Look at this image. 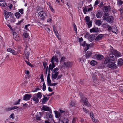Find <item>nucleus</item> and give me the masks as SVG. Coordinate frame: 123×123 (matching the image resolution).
Instances as JSON below:
<instances>
[{
	"instance_id": "obj_1",
	"label": "nucleus",
	"mask_w": 123,
	"mask_h": 123,
	"mask_svg": "<svg viewBox=\"0 0 123 123\" xmlns=\"http://www.w3.org/2000/svg\"><path fill=\"white\" fill-rule=\"evenodd\" d=\"M18 49L17 51H15L11 48H8L7 49V52H10L14 55H16L20 53L21 51V49L20 47L18 46Z\"/></svg>"
},
{
	"instance_id": "obj_2",
	"label": "nucleus",
	"mask_w": 123,
	"mask_h": 123,
	"mask_svg": "<svg viewBox=\"0 0 123 123\" xmlns=\"http://www.w3.org/2000/svg\"><path fill=\"white\" fill-rule=\"evenodd\" d=\"M103 19L104 20H106L107 22L110 23H111L113 21L114 17L112 16H103Z\"/></svg>"
},
{
	"instance_id": "obj_3",
	"label": "nucleus",
	"mask_w": 123,
	"mask_h": 123,
	"mask_svg": "<svg viewBox=\"0 0 123 123\" xmlns=\"http://www.w3.org/2000/svg\"><path fill=\"white\" fill-rule=\"evenodd\" d=\"M107 67L112 70H114L117 68V66L115 64V62H110L107 66Z\"/></svg>"
},
{
	"instance_id": "obj_4",
	"label": "nucleus",
	"mask_w": 123,
	"mask_h": 123,
	"mask_svg": "<svg viewBox=\"0 0 123 123\" xmlns=\"http://www.w3.org/2000/svg\"><path fill=\"white\" fill-rule=\"evenodd\" d=\"M104 16H108L109 15L108 11L110 10V7L109 6H104L103 7Z\"/></svg>"
},
{
	"instance_id": "obj_5",
	"label": "nucleus",
	"mask_w": 123,
	"mask_h": 123,
	"mask_svg": "<svg viewBox=\"0 0 123 123\" xmlns=\"http://www.w3.org/2000/svg\"><path fill=\"white\" fill-rule=\"evenodd\" d=\"M46 16L45 12L43 11H41L39 12V16L40 17H39V19L42 20H44Z\"/></svg>"
},
{
	"instance_id": "obj_6",
	"label": "nucleus",
	"mask_w": 123,
	"mask_h": 123,
	"mask_svg": "<svg viewBox=\"0 0 123 123\" xmlns=\"http://www.w3.org/2000/svg\"><path fill=\"white\" fill-rule=\"evenodd\" d=\"M33 100L35 102L37 103L38 102V93L34 94L33 96Z\"/></svg>"
},
{
	"instance_id": "obj_7",
	"label": "nucleus",
	"mask_w": 123,
	"mask_h": 123,
	"mask_svg": "<svg viewBox=\"0 0 123 123\" xmlns=\"http://www.w3.org/2000/svg\"><path fill=\"white\" fill-rule=\"evenodd\" d=\"M46 117L47 119L50 118L52 119L53 118V117L52 114V110H50V113L46 112Z\"/></svg>"
},
{
	"instance_id": "obj_8",
	"label": "nucleus",
	"mask_w": 123,
	"mask_h": 123,
	"mask_svg": "<svg viewBox=\"0 0 123 123\" xmlns=\"http://www.w3.org/2000/svg\"><path fill=\"white\" fill-rule=\"evenodd\" d=\"M113 52H112L113 53L114 55L116 57H121L122 56L120 53L115 50H112Z\"/></svg>"
},
{
	"instance_id": "obj_9",
	"label": "nucleus",
	"mask_w": 123,
	"mask_h": 123,
	"mask_svg": "<svg viewBox=\"0 0 123 123\" xmlns=\"http://www.w3.org/2000/svg\"><path fill=\"white\" fill-rule=\"evenodd\" d=\"M63 64L66 67L68 68L71 67L72 65V63L70 61L64 62Z\"/></svg>"
},
{
	"instance_id": "obj_10",
	"label": "nucleus",
	"mask_w": 123,
	"mask_h": 123,
	"mask_svg": "<svg viewBox=\"0 0 123 123\" xmlns=\"http://www.w3.org/2000/svg\"><path fill=\"white\" fill-rule=\"evenodd\" d=\"M32 95L26 94H25L23 97V100H24L27 101L29 100L30 99Z\"/></svg>"
},
{
	"instance_id": "obj_11",
	"label": "nucleus",
	"mask_w": 123,
	"mask_h": 123,
	"mask_svg": "<svg viewBox=\"0 0 123 123\" xmlns=\"http://www.w3.org/2000/svg\"><path fill=\"white\" fill-rule=\"evenodd\" d=\"M80 96L81 99L80 100V102L82 104V103L84 104L85 102H86L88 99L87 98L84 97L82 94L80 95Z\"/></svg>"
},
{
	"instance_id": "obj_12",
	"label": "nucleus",
	"mask_w": 123,
	"mask_h": 123,
	"mask_svg": "<svg viewBox=\"0 0 123 123\" xmlns=\"http://www.w3.org/2000/svg\"><path fill=\"white\" fill-rule=\"evenodd\" d=\"M13 39L16 41H19L20 39V37L17 35V34L15 32H13Z\"/></svg>"
},
{
	"instance_id": "obj_13",
	"label": "nucleus",
	"mask_w": 123,
	"mask_h": 123,
	"mask_svg": "<svg viewBox=\"0 0 123 123\" xmlns=\"http://www.w3.org/2000/svg\"><path fill=\"white\" fill-rule=\"evenodd\" d=\"M18 108L17 106H12L6 108L5 109L4 111L6 112L8 111L13 110L16 109Z\"/></svg>"
},
{
	"instance_id": "obj_14",
	"label": "nucleus",
	"mask_w": 123,
	"mask_h": 123,
	"mask_svg": "<svg viewBox=\"0 0 123 123\" xmlns=\"http://www.w3.org/2000/svg\"><path fill=\"white\" fill-rule=\"evenodd\" d=\"M55 61L56 62H57L58 61V58L56 56H53L51 58V62L52 63V64L53 63L54 65H55L54 63Z\"/></svg>"
},
{
	"instance_id": "obj_15",
	"label": "nucleus",
	"mask_w": 123,
	"mask_h": 123,
	"mask_svg": "<svg viewBox=\"0 0 123 123\" xmlns=\"http://www.w3.org/2000/svg\"><path fill=\"white\" fill-rule=\"evenodd\" d=\"M55 67V65H54V64H53V63L52 64V65L51 64H50L49 65L48 69V73L50 74V70L52 71L53 68Z\"/></svg>"
},
{
	"instance_id": "obj_16",
	"label": "nucleus",
	"mask_w": 123,
	"mask_h": 123,
	"mask_svg": "<svg viewBox=\"0 0 123 123\" xmlns=\"http://www.w3.org/2000/svg\"><path fill=\"white\" fill-rule=\"evenodd\" d=\"M102 15V12L101 10H98L97 12L96 16L97 18H100Z\"/></svg>"
},
{
	"instance_id": "obj_17",
	"label": "nucleus",
	"mask_w": 123,
	"mask_h": 123,
	"mask_svg": "<svg viewBox=\"0 0 123 123\" xmlns=\"http://www.w3.org/2000/svg\"><path fill=\"white\" fill-rule=\"evenodd\" d=\"M55 114V117L57 118H60L59 120L61 119V118L62 117V115L60 114V113L56 111H54Z\"/></svg>"
},
{
	"instance_id": "obj_18",
	"label": "nucleus",
	"mask_w": 123,
	"mask_h": 123,
	"mask_svg": "<svg viewBox=\"0 0 123 123\" xmlns=\"http://www.w3.org/2000/svg\"><path fill=\"white\" fill-rule=\"evenodd\" d=\"M114 55L113 53L112 52V54H109V56H108V58H109V59L110 61L111 60L113 61H114L116 59L115 57H114Z\"/></svg>"
},
{
	"instance_id": "obj_19",
	"label": "nucleus",
	"mask_w": 123,
	"mask_h": 123,
	"mask_svg": "<svg viewBox=\"0 0 123 123\" xmlns=\"http://www.w3.org/2000/svg\"><path fill=\"white\" fill-rule=\"evenodd\" d=\"M90 32L91 33L92 32H98L99 31L98 28L97 27L95 28L94 27L90 30Z\"/></svg>"
},
{
	"instance_id": "obj_20",
	"label": "nucleus",
	"mask_w": 123,
	"mask_h": 123,
	"mask_svg": "<svg viewBox=\"0 0 123 123\" xmlns=\"http://www.w3.org/2000/svg\"><path fill=\"white\" fill-rule=\"evenodd\" d=\"M42 110L49 112H50V110H51V109H50V108L49 107L45 106L44 105L43 106L42 108Z\"/></svg>"
},
{
	"instance_id": "obj_21",
	"label": "nucleus",
	"mask_w": 123,
	"mask_h": 123,
	"mask_svg": "<svg viewBox=\"0 0 123 123\" xmlns=\"http://www.w3.org/2000/svg\"><path fill=\"white\" fill-rule=\"evenodd\" d=\"M103 35L102 34L98 35L95 39V40L96 41H98L101 40L102 38L103 37Z\"/></svg>"
},
{
	"instance_id": "obj_22",
	"label": "nucleus",
	"mask_w": 123,
	"mask_h": 123,
	"mask_svg": "<svg viewBox=\"0 0 123 123\" xmlns=\"http://www.w3.org/2000/svg\"><path fill=\"white\" fill-rule=\"evenodd\" d=\"M92 52L90 51H88L85 54V56L86 58L87 59L90 57L91 55Z\"/></svg>"
},
{
	"instance_id": "obj_23",
	"label": "nucleus",
	"mask_w": 123,
	"mask_h": 123,
	"mask_svg": "<svg viewBox=\"0 0 123 123\" xmlns=\"http://www.w3.org/2000/svg\"><path fill=\"white\" fill-rule=\"evenodd\" d=\"M109 59L108 56L106 57L105 58V60L104 61V62H103V63L105 64H107V63L108 64L111 62Z\"/></svg>"
},
{
	"instance_id": "obj_24",
	"label": "nucleus",
	"mask_w": 123,
	"mask_h": 123,
	"mask_svg": "<svg viewBox=\"0 0 123 123\" xmlns=\"http://www.w3.org/2000/svg\"><path fill=\"white\" fill-rule=\"evenodd\" d=\"M123 60L121 58H120L118 60L117 65L120 67L122 66L123 64Z\"/></svg>"
},
{
	"instance_id": "obj_25",
	"label": "nucleus",
	"mask_w": 123,
	"mask_h": 123,
	"mask_svg": "<svg viewBox=\"0 0 123 123\" xmlns=\"http://www.w3.org/2000/svg\"><path fill=\"white\" fill-rule=\"evenodd\" d=\"M95 36L94 35H91L88 37V39L90 42H92L94 39Z\"/></svg>"
},
{
	"instance_id": "obj_26",
	"label": "nucleus",
	"mask_w": 123,
	"mask_h": 123,
	"mask_svg": "<svg viewBox=\"0 0 123 123\" xmlns=\"http://www.w3.org/2000/svg\"><path fill=\"white\" fill-rule=\"evenodd\" d=\"M96 58L98 60H101L104 58V56L102 55L98 54L97 55Z\"/></svg>"
},
{
	"instance_id": "obj_27",
	"label": "nucleus",
	"mask_w": 123,
	"mask_h": 123,
	"mask_svg": "<svg viewBox=\"0 0 123 123\" xmlns=\"http://www.w3.org/2000/svg\"><path fill=\"white\" fill-rule=\"evenodd\" d=\"M43 96V98L41 100V101L42 103L44 104L47 101L46 99H47V97L45 96L44 95Z\"/></svg>"
},
{
	"instance_id": "obj_28",
	"label": "nucleus",
	"mask_w": 123,
	"mask_h": 123,
	"mask_svg": "<svg viewBox=\"0 0 123 123\" xmlns=\"http://www.w3.org/2000/svg\"><path fill=\"white\" fill-rule=\"evenodd\" d=\"M61 123H68L69 120L67 118H64L62 120Z\"/></svg>"
},
{
	"instance_id": "obj_29",
	"label": "nucleus",
	"mask_w": 123,
	"mask_h": 123,
	"mask_svg": "<svg viewBox=\"0 0 123 123\" xmlns=\"http://www.w3.org/2000/svg\"><path fill=\"white\" fill-rule=\"evenodd\" d=\"M96 24L98 26H100L102 23L101 21L100 20H96Z\"/></svg>"
},
{
	"instance_id": "obj_30",
	"label": "nucleus",
	"mask_w": 123,
	"mask_h": 123,
	"mask_svg": "<svg viewBox=\"0 0 123 123\" xmlns=\"http://www.w3.org/2000/svg\"><path fill=\"white\" fill-rule=\"evenodd\" d=\"M57 76L55 74V73H52L51 76V79L52 80L56 79L57 78Z\"/></svg>"
},
{
	"instance_id": "obj_31",
	"label": "nucleus",
	"mask_w": 123,
	"mask_h": 123,
	"mask_svg": "<svg viewBox=\"0 0 123 123\" xmlns=\"http://www.w3.org/2000/svg\"><path fill=\"white\" fill-rule=\"evenodd\" d=\"M97 64V62L96 61L94 60L92 61L90 63V64L93 66Z\"/></svg>"
},
{
	"instance_id": "obj_32",
	"label": "nucleus",
	"mask_w": 123,
	"mask_h": 123,
	"mask_svg": "<svg viewBox=\"0 0 123 123\" xmlns=\"http://www.w3.org/2000/svg\"><path fill=\"white\" fill-rule=\"evenodd\" d=\"M84 20H85L86 22V23L89 22L90 21V18L89 16H86Z\"/></svg>"
},
{
	"instance_id": "obj_33",
	"label": "nucleus",
	"mask_w": 123,
	"mask_h": 123,
	"mask_svg": "<svg viewBox=\"0 0 123 123\" xmlns=\"http://www.w3.org/2000/svg\"><path fill=\"white\" fill-rule=\"evenodd\" d=\"M84 105L88 107H89L91 106V104L88 102V99L84 103Z\"/></svg>"
},
{
	"instance_id": "obj_34",
	"label": "nucleus",
	"mask_w": 123,
	"mask_h": 123,
	"mask_svg": "<svg viewBox=\"0 0 123 123\" xmlns=\"http://www.w3.org/2000/svg\"><path fill=\"white\" fill-rule=\"evenodd\" d=\"M30 52L29 51H28L27 49H25L24 51V55L25 56H29L30 54Z\"/></svg>"
},
{
	"instance_id": "obj_35",
	"label": "nucleus",
	"mask_w": 123,
	"mask_h": 123,
	"mask_svg": "<svg viewBox=\"0 0 123 123\" xmlns=\"http://www.w3.org/2000/svg\"><path fill=\"white\" fill-rule=\"evenodd\" d=\"M66 59V57L64 56H63L61 58L60 61V63H61L63 62L64 61H65V59Z\"/></svg>"
},
{
	"instance_id": "obj_36",
	"label": "nucleus",
	"mask_w": 123,
	"mask_h": 123,
	"mask_svg": "<svg viewBox=\"0 0 123 123\" xmlns=\"http://www.w3.org/2000/svg\"><path fill=\"white\" fill-rule=\"evenodd\" d=\"M15 15L16 17L17 18H18L21 15L20 13L18 12H16L15 13Z\"/></svg>"
},
{
	"instance_id": "obj_37",
	"label": "nucleus",
	"mask_w": 123,
	"mask_h": 123,
	"mask_svg": "<svg viewBox=\"0 0 123 123\" xmlns=\"http://www.w3.org/2000/svg\"><path fill=\"white\" fill-rule=\"evenodd\" d=\"M92 21H90L89 22H87V24L88 25V28H90L92 26Z\"/></svg>"
},
{
	"instance_id": "obj_38",
	"label": "nucleus",
	"mask_w": 123,
	"mask_h": 123,
	"mask_svg": "<svg viewBox=\"0 0 123 123\" xmlns=\"http://www.w3.org/2000/svg\"><path fill=\"white\" fill-rule=\"evenodd\" d=\"M84 9H83V11L84 13L86 14V12H87V8H86V6L85 7H84Z\"/></svg>"
},
{
	"instance_id": "obj_39",
	"label": "nucleus",
	"mask_w": 123,
	"mask_h": 123,
	"mask_svg": "<svg viewBox=\"0 0 123 123\" xmlns=\"http://www.w3.org/2000/svg\"><path fill=\"white\" fill-rule=\"evenodd\" d=\"M117 4L119 6H120L123 4V2L121 0H117Z\"/></svg>"
},
{
	"instance_id": "obj_40",
	"label": "nucleus",
	"mask_w": 123,
	"mask_h": 123,
	"mask_svg": "<svg viewBox=\"0 0 123 123\" xmlns=\"http://www.w3.org/2000/svg\"><path fill=\"white\" fill-rule=\"evenodd\" d=\"M73 25L74 26V30L75 33H77V30L76 26L75 23L73 24Z\"/></svg>"
},
{
	"instance_id": "obj_41",
	"label": "nucleus",
	"mask_w": 123,
	"mask_h": 123,
	"mask_svg": "<svg viewBox=\"0 0 123 123\" xmlns=\"http://www.w3.org/2000/svg\"><path fill=\"white\" fill-rule=\"evenodd\" d=\"M47 81L48 84V85H50L51 83V81L50 80V78H47Z\"/></svg>"
},
{
	"instance_id": "obj_42",
	"label": "nucleus",
	"mask_w": 123,
	"mask_h": 123,
	"mask_svg": "<svg viewBox=\"0 0 123 123\" xmlns=\"http://www.w3.org/2000/svg\"><path fill=\"white\" fill-rule=\"evenodd\" d=\"M109 26V25L106 24H103L102 25V27L104 28H108Z\"/></svg>"
},
{
	"instance_id": "obj_43",
	"label": "nucleus",
	"mask_w": 123,
	"mask_h": 123,
	"mask_svg": "<svg viewBox=\"0 0 123 123\" xmlns=\"http://www.w3.org/2000/svg\"><path fill=\"white\" fill-rule=\"evenodd\" d=\"M59 69V68H54L52 72L53 73H56V72H57Z\"/></svg>"
},
{
	"instance_id": "obj_44",
	"label": "nucleus",
	"mask_w": 123,
	"mask_h": 123,
	"mask_svg": "<svg viewBox=\"0 0 123 123\" xmlns=\"http://www.w3.org/2000/svg\"><path fill=\"white\" fill-rule=\"evenodd\" d=\"M5 5H6V3H4L2 2V1H0V6H2L3 7H5Z\"/></svg>"
},
{
	"instance_id": "obj_45",
	"label": "nucleus",
	"mask_w": 123,
	"mask_h": 123,
	"mask_svg": "<svg viewBox=\"0 0 123 123\" xmlns=\"http://www.w3.org/2000/svg\"><path fill=\"white\" fill-rule=\"evenodd\" d=\"M42 89L43 91H45L46 89V86L45 82H44L43 85Z\"/></svg>"
},
{
	"instance_id": "obj_46",
	"label": "nucleus",
	"mask_w": 123,
	"mask_h": 123,
	"mask_svg": "<svg viewBox=\"0 0 123 123\" xmlns=\"http://www.w3.org/2000/svg\"><path fill=\"white\" fill-rule=\"evenodd\" d=\"M70 105L72 107H73L75 105V103L74 102L71 101L70 103Z\"/></svg>"
},
{
	"instance_id": "obj_47",
	"label": "nucleus",
	"mask_w": 123,
	"mask_h": 123,
	"mask_svg": "<svg viewBox=\"0 0 123 123\" xmlns=\"http://www.w3.org/2000/svg\"><path fill=\"white\" fill-rule=\"evenodd\" d=\"M21 99H19L18 100V101L14 103V105H16L18 104H19V102L20 101Z\"/></svg>"
},
{
	"instance_id": "obj_48",
	"label": "nucleus",
	"mask_w": 123,
	"mask_h": 123,
	"mask_svg": "<svg viewBox=\"0 0 123 123\" xmlns=\"http://www.w3.org/2000/svg\"><path fill=\"white\" fill-rule=\"evenodd\" d=\"M40 78L42 82H44V80L43 78V74L41 75L40 77Z\"/></svg>"
},
{
	"instance_id": "obj_49",
	"label": "nucleus",
	"mask_w": 123,
	"mask_h": 123,
	"mask_svg": "<svg viewBox=\"0 0 123 123\" xmlns=\"http://www.w3.org/2000/svg\"><path fill=\"white\" fill-rule=\"evenodd\" d=\"M23 35L25 38H27L29 36V35H28L27 33H25L23 34Z\"/></svg>"
},
{
	"instance_id": "obj_50",
	"label": "nucleus",
	"mask_w": 123,
	"mask_h": 123,
	"mask_svg": "<svg viewBox=\"0 0 123 123\" xmlns=\"http://www.w3.org/2000/svg\"><path fill=\"white\" fill-rule=\"evenodd\" d=\"M25 62L28 65L30 66L31 67H32L33 66L32 65V64L31 63H30L27 61L25 60Z\"/></svg>"
},
{
	"instance_id": "obj_51",
	"label": "nucleus",
	"mask_w": 123,
	"mask_h": 123,
	"mask_svg": "<svg viewBox=\"0 0 123 123\" xmlns=\"http://www.w3.org/2000/svg\"><path fill=\"white\" fill-rule=\"evenodd\" d=\"M83 110L86 113H87L88 112V111L85 108H83Z\"/></svg>"
},
{
	"instance_id": "obj_52",
	"label": "nucleus",
	"mask_w": 123,
	"mask_h": 123,
	"mask_svg": "<svg viewBox=\"0 0 123 123\" xmlns=\"http://www.w3.org/2000/svg\"><path fill=\"white\" fill-rule=\"evenodd\" d=\"M80 45L82 46L83 47H85L86 45V42L85 41H84L82 43L80 44Z\"/></svg>"
},
{
	"instance_id": "obj_53",
	"label": "nucleus",
	"mask_w": 123,
	"mask_h": 123,
	"mask_svg": "<svg viewBox=\"0 0 123 123\" xmlns=\"http://www.w3.org/2000/svg\"><path fill=\"white\" fill-rule=\"evenodd\" d=\"M120 16L121 17V18H122V13H123V10H122V9L120 8Z\"/></svg>"
},
{
	"instance_id": "obj_54",
	"label": "nucleus",
	"mask_w": 123,
	"mask_h": 123,
	"mask_svg": "<svg viewBox=\"0 0 123 123\" xmlns=\"http://www.w3.org/2000/svg\"><path fill=\"white\" fill-rule=\"evenodd\" d=\"M57 84V83H51L50 84V85H48V86H55Z\"/></svg>"
},
{
	"instance_id": "obj_55",
	"label": "nucleus",
	"mask_w": 123,
	"mask_h": 123,
	"mask_svg": "<svg viewBox=\"0 0 123 123\" xmlns=\"http://www.w3.org/2000/svg\"><path fill=\"white\" fill-rule=\"evenodd\" d=\"M59 111L60 112L59 113H60V114H61L62 113H63L64 114H65V112L64 110H62L60 109Z\"/></svg>"
},
{
	"instance_id": "obj_56",
	"label": "nucleus",
	"mask_w": 123,
	"mask_h": 123,
	"mask_svg": "<svg viewBox=\"0 0 123 123\" xmlns=\"http://www.w3.org/2000/svg\"><path fill=\"white\" fill-rule=\"evenodd\" d=\"M90 116L92 118V117H93V118H94V115L92 112H91L90 113Z\"/></svg>"
},
{
	"instance_id": "obj_57",
	"label": "nucleus",
	"mask_w": 123,
	"mask_h": 123,
	"mask_svg": "<svg viewBox=\"0 0 123 123\" xmlns=\"http://www.w3.org/2000/svg\"><path fill=\"white\" fill-rule=\"evenodd\" d=\"M14 114H11V115L9 116L10 118H12L13 119L14 118Z\"/></svg>"
},
{
	"instance_id": "obj_58",
	"label": "nucleus",
	"mask_w": 123,
	"mask_h": 123,
	"mask_svg": "<svg viewBox=\"0 0 123 123\" xmlns=\"http://www.w3.org/2000/svg\"><path fill=\"white\" fill-rule=\"evenodd\" d=\"M47 5H48V6H49V8H50L52 6H51V3L49 2H47Z\"/></svg>"
},
{
	"instance_id": "obj_59",
	"label": "nucleus",
	"mask_w": 123,
	"mask_h": 123,
	"mask_svg": "<svg viewBox=\"0 0 123 123\" xmlns=\"http://www.w3.org/2000/svg\"><path fill=\"white\" fill-rule=\"evenodd\" d=\"M89 37V33L87 32L86 33L84 37L85 38H87Z\"/></svg>"
},
{
	"instance_id": "obj_60",
	"label": "nucleus",
	"mask_w": 123,
	"mask_h": 123,
	"mask_svg": "<svg viewBox=\"0 0 123 123\" xmlns=\"http://www.w3.org/2000/svg\"><path fill=\"white\" fill-rule=\"evenodd\" d=\"M62 77V75H60L58 76V77H57V80L59 79H60Z\"/></svg>"
},
{
	"instance_id": "obj_61",
	"label": "nucleus",
	"mask_w": 123,
	"mask_h": 123,
	"mask_svg": "<svg viewBox=\"0 0 123 123\" xmlns=\"http://www.w3.org/2000/svg\"><path fill=\"white\" fill-rule=\"evenodd\" d=\"M43 66H46L47 65V63L45 61H44L43 62Z\"/></svg>"
},
{
	"instance_id": "obj_62",
	"label": "nucleus",
	"mask_w": 123,
	"mask_h": 123,
	"mask_svg": "<svg viewBox=\"0 0 123 123\" xmlns=\"http://www.w3.org/2000/svg\"><path fill=\"white\" fill-rule=\"evenodd\" d=\"M108 30L109 32H110L112 28L111 26H109L108 27Z\"/></svg>"
},
{
	"instance_id": "obj_63",
	"label": "nucleus",
	"mask_w": 123,
	"mask_h": 123,
	"mask_svg": "<svg viewBox=\"0 0 123 123\" xmlns=\"http://www.w3.org/2000/svg\"><path fill=\"white\" fill-rule=\"evenodd\" d=\"M23 9H21L19 10V12L22 14L23 13Z\"/></svg>"
},
{
	"instance_id": "obj_64",
	"label": "nucleus",
	"mask_w": 123,
	"mask_h": 123,
	"mask_svg": "<svg viewBox=\"0 0 123 123\" xmlns=\"http://www.w3.org/2000/svg\"><path fill=\"white\" fill-rule=\"evenodd\" d=\"M52 21V19L51 18H48L47 20V22H50Z\"/></svg>"
}]
</instances>
